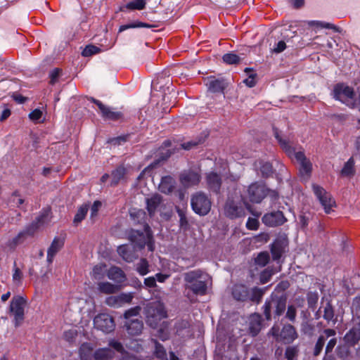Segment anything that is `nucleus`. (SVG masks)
Here are the masks:
<instances>
[{
	"mask_svg": "<svg viewBox=\"0 0 360 360\" xmlns=\"http://www.w3.org/2000/svg\"><path fill=\"white\" fill-rule=\"evenodd\" d=\"M274 134L275 138L280 143L281 148L285 151L290 158L294 157L300 165L299 173L304 179H308L311 176L312 171V164L309 159H308L302 151L296 152L285 139H283L278 133L277 128L274 127Z\"/></svg>",
	"mask_w": 360,
	"mask_h": 360,
	"instance_id": "obj_1",
	"label": "nucleus"
},
{
	"mask_svg": "<svg viewBox=\"0 0 360 360\" xmlns=\"http://www.w3.org/2000/svg\"><path fill=\"white\" fill-rule=\"evenodd\" d=\"M185 288L195 295H205L207 291L209 276L201 269L188 271L183 274Z\"/></svg>",
	"mask_w": 360,
	"mask_h": 360,
	"instance_id": "obj_2",
	"label": "nucleus"
},
{
	"mask_svg": "<svg viewBox=\"0 0 360 360\" xmlns=\"http://www.w3.org/2000/svg\"><path fill=\"white\" fill-rule=\"evenodd\" d=\"M287 297L285 295L272 294L266 299L263 307V314L266 321L281 316L286 309Z\"/></svg>",
	"mask_w": 360,
	"mask_h": 360,
	"instance_id": "obj_3",
	"label": "nucleus"
},
{
	"mask_svg": "<svg viewBox=\"0 0 360 360\" xmlns=\"http://www.w3.org/2000/svg\"><path fill=\"white\" fill-rule=\"evenodd\" d=\"M147 323L153 328L158 326V322L167 316L164 305L160 302H151L145 308Z\"/></svg>",
	"mask_w": 360,
	"mask_h": 360,
	"instance_id": "obj_4",
	"label": "nucleus"
},
{
	"mask_svg": "<svg viewBox=\"0 0 360 360\" xmlns=\"http://www.w3.org/2000/svg\"><path fill=\"white\" fill-rule=\"evenodd\" d=\"M191 205L195 214L205 216L211 210L212 201L207 194L198 191L191 195Z\"/></svg>",
	"mask_w": 360,
	"mask_h": 360,
	"instance_id": "obj_5",
	"label": "nucleus"
},
{
	"mask_svg": "<svg viewBox=\"0 0 360 360\" xmlns=\"http://www.w3.org/2000/svg\"><path fill=\"white\" fill-rule=\"evenodd\" d=\"M25 304V299L19 295L13 297L11 300L9 310L14 316V324L15 327L19 326L24 320V308Z\"/></svg>",
	"mask_w": 360,
	"mask_h": 360,
	"instance_id": "obj_6",
	"label": "nucleus"
},
{
	"mask_svg": "<svg viewBox=\"0 0 360 360\" xmlns=\"http://www.w3.org/2000/svg\"><path fill=\"white\" fill-rule=\"evenodd\" d=\"M333 93L335 99L342 101L352 108L354 106V98L355 94L352 87L345 86L343 84H338L335 86Z\"/></svg>",
	"mask_w": 360,
	"mask_h": 360,
	"instance_id": "obj_7",
	"label": "nucleus"
},
{
	"mask_svg": "<svg viewBox=\"0 0 360 360\" xmlns=\"http://www.w3.org/2000/svg\"><path fill=\"white\" fill-rule=\"evenodd\" d=\"M312 189L315 195L323 206L326 213L329 214L332 207L335 204V202L332 198L331 195L323 187L315 184H312Z\"/></svg>",
	"mask_w": 360,
	"mask_h": 360,
	"instance_id": "obj_8",
	"label": "nucleus"
},
{
	"mask_svg": "<svg viewBox=\"0 0 360 360\" xmlns=\"http://www.w3.org/2000/svg\"><path fill=\"white\" fill-rule=\"evenodd\" d=\"M267 196V188L262 183L255 182L249 186L248 197L252 202L259 203Z\"/></svg>",
	"mask_w": 360,
	"mask_h": 360,
	"instance_id": "obj_9",
	"label": "nucleus"
},
{
	"mask_svg": "<svg viewBox=\"0 0 360 360\" xmlns=\"http://www.w3.org/2000/svg\"><path fill=\"white\" fill-rule=\"evenodd\" d=\"M94 327L105 333L114 330L115 324L113 318L108 314H98L94 319Z\"/></svg>",
	"mask_w": 360,
	"mask_h": 360,
	"instance_id": "obj_10",
	"label": "nucleus"
},
{
	"mask_svg": "<svg viewBox=\"0 0 360 360\" xmlns=\"http://www.w3.org/2000/svg\"><path fill=\"white\" fill-rule=\"evenodd\" d=\"M50 210L48 209L44 210L41 214L36 218L35 221H32L25 229L22 231L25 236H32L35 232L42 226L47 224L49 221Z\"/></svg>",
	"mask_w": 360,
	"mask_h": 360,
	"instance_id": "obj_11",
	"label": "nucleus"
},
{
	"mask_svg": "<svg viewBox=\"0 0 360 360\" xmlns=\"http://www.w3.org/2000/svg\"><path fill=\"white\" fill-rule=\"evenodd\" d=\"M226 217L231 219L243 217L245 215V210L243 206L233 200H228L224 207Z\"/></svg>",
	"mask_w": 360,
	"mask_h": 360,
	"instance_id": "obj_12",
	"label": "nucleus"
},
{
	"mask_svg": "<svg viewBox=\"0 0 360 360\" xmlns=\"http://www.w3.org/2000/svg\"><path fill=\"white\" fill-rule=\"evenodd\" d=\"M288 243V238L285 234L279 235L275 239L271 245V253L274 261L280 259L285 252Z\"/></svg>",
	"mask_w": 360,
	"mask_h": 360,
	"instance_id": "obj_13",
	"label": "nucleus"
},
{
	"mask_svg": "<svg viewBox=\"0 0 360 360\" xmlns=\"http://www.w3.org/2000/svg\"><path fill=\"white\" fill-rule=\"evenodd\" d=\"M134 298L133 292L121 293L115 296H110L106 298L105 303L107 305L118 308L126 304H130Z\"/></svg>",
	"mask_w": 360,
	"mask_h": 360,
	"instance_id": "obj_14",
	"label": "nucleus"
},
{
	"mask_svg": "<svg viewBox=\"0 0 360 360\" xmlns=\"http://www.w3.org/2000/svg\"><path fill=\"white\" fill-rule=\"evenodd\" d=\"M89 100L98 106L103 118L105 120H117L122 118V114L120 112L113 111L110 108L93 97H90Z\"/></svg>",
	"mask_w": 360,
	"mask_h": 360,
	"instance_id": "obj_15",
	"label": "nucleus"
},
{
	"mask_svg": "<svg viewBox=\"0 0 360 360\" xmlns=\"http://www.w3.org/2000/svg\"><path fill=\"white\" fill-rule=\"evenodd\" d=\"M201 179V176L198 172L188 170L183 172L179 176L182 186L189 188L198 185Z\"/></svg>",
	"mask_w": 360,
	"mask_h": 360,
	"instance_id": "obj_16",
	"label": "nucleus"
},
{
	"mask_svg": "<svg viewBox=\"0 0 360 360\" xmlns=\"http://www.w3.org/2000/svg\"><path fill=\"white\" fill-rule=\"evenodd\" d=\"M262 220L265 225L275 227L282 225L286 221V219L282 212L276 211L265 214Z\"/></svg>",
	"mask_w": 360,
	"mask_h": 360,
	"instance_id": "obj_17",
	"label": "nucleus"
},
{
	"mask_svg": "<svg viewBox=\"0 0 360 360\" xmlns=\"http://www.w3.org/2000/svg\"><path fill=\"white\" fill-rule=\"evenodd\" d=\"M128 239L131 241L133 246L136 249H143L147 240V233L143 231L131 229L128 233Z\"/></svg>",
	"mask_w": 360,
	"mask_h": 360,
	"instance_id": "obj_18",
	"label": "nucleus"
},
{
	"mask_svg": "<svg viewBox=\"0 0 360 360\" xmlns=\"http://www.w3.org/2000/svg\"><path fill=\"white\" fill-rule=\"evenodd\" d=\"M205 84L208 90L212 93H224L228 86V82L224 78H216L212 76L206 79Z\"/></svg>",
	"mask_w": 360,
	"mask_h": 360,
	"instance_id": "obj_19",
	"label": "nucleus"
},
{
	"mask_svg": "<svg viewBox=\"0 0 360 360\" xmlns=\"http://www.w3.org/2000/svg\"><path fill=\"white\" fill-rule=\"evenodd\" d=\"M336 334V332L333 329L327 328L323 330V333L321 335L313 349V355L314 356H318L322 352L323 348L325 345L326 340L332 336H335Z\"/></svg>",
	"mask_w": 360,
	"mask_h": 360,
	"instance_id": "obj_20",
	"label": "nucleus"
},
{
	"mask_svg": "<svg viewBox=\"0 0 360 360\" xmlns=\"http://www.w3.org/2000/svg\"><path fill=\"white\" fill-rule=\"evenodd\" d=\"M298 337V334L295 328L290 325H284L281 331L280 332L281 340L285 344H290Z\"/></svg>",
	"mask_w": 360,
	"mask_h": 360,
	"instance_id": "obj_21",
	"label": "nucleus"
},
{
	"mask_svg": "<svg viewBox=\"0 0 360 360\" xmlns=\"http://www.w3.org/2000/svg\"><path fill=\"white\" fill-rule=\"evenodd\" d=\"M136 248L129 245H122L117 248L118 254L127 262H131L138 257Z\"/></svg>",
	"mask_w": 360,
	"mask_h": 360,
	"instance_id": "obj_22",
	"label": "nucleus"
},
{
	"mask_svg": "<svg viewBox=\"0 0 360 360\" xmlns=\"http://www.w3.org/2000/svg\"><path fill=\"white\" fill-rule=\"evenodd\" d=\"M206 182L208 189L215 193H218L221 186V179L215 172H210L206 176Z\"/></svg>",
	"mask_w": 360,
	"mask_h": 360,
	"instance_id": "obj_23",
	"label": "nucleus"
},
{
	"mask_svg": "<svg viewBox=\"0 0 360 360\" xmlns=\"http://www.w3.org/2000/svg\"><path fill=\"white\" fill-rule=\"evenodd\" d=\"M232 295L237 301L245 302L249 299V290L244 285H235L232 289Z\"/></svg>",
	"mask_w": 360,
	"mask_h": 360,
	"instance_id": "obj_24",
	"label": "nucleus"
},
{
	"mask_svg": "<svg viewBox=\"0 0 360 360\" xmlns=\"http://www.w3.org/2000/svg\"><path fill=\"white\" fill-rule=\"evenodd\" d=\"M127 333L131 335H138L141 333L143 328V323L138 319L129 320L125 323Z\"/></svg>",
	"mask_w": 360,
	"mask_h": 360,
	"instance_id": "obj_25",
	"label": "nucleus"
},
{
	"mask_svg": "<svg viewBox=\"0 0 360 360\" xmlns=\"http://www.w3.org/2000/svg\"><path fill=\"white\" fill-rule=\"evenodd\" d=\"M262 328V317L259 314H252L249 321V331L252 336L258 335Z\"/></svg>",
	"mask_w": 360,
	"mask_h": 360,
	"instance_id": "obj_26",
	"label": "nucleus"
},
{
	"mask_svg": "<svg viewBox=\"0 0 360 360\" xmlns=\"http://www.w3.org/2000/svg\"><path fill=\"white\" fill-rule=\"evenodd\" d=\"M64 242L58 238H55L47 250V262L51 263L53 257L63 248Z\"/></svg>",
	"mask_w": 360,
	"mask_h": 360,
	"instance_id": "obj_27",
	"label": "nucleus"
},
{
	"mask_svg": "<svg viewBox=\"0 0 360 360\" xmlns=\"http://www.w3.org/2000/svg\"><path fill=\"white\" fill-rule=\"evenodd\" d=\"M175 187V180L170 176H163L159 184L160 192L169 194L173 191Z\"/></svg>",
	"mask_w": 360,
	"mask_h": 360,
	"instance_id": "obj_28",
	"label": "nucleus"
},
{
	"mask_svg": "<svg viewBox=\"0 0 360 360\" xmlns=\"http://www.w3.org/2000/svg\"><path fill=\"white\" fill-rule=\"evenodd\" d=\"M162 200V196L159 194H154L150 198H146L147 210L150 215L155 213Z\"/></svg>",
	"mask_w": 360,
	"mask_h": 360,
	"instance_id": "obj_29",
	"label": "nucleus"
},
{
	"mask_svg": "<svg viewBox=\"0 0 360 360\" xmlns=\"http://www.w3.org/2000/svg\"><path fill=\"white\" fill-rule=\"evenodd\" d=\"M126 169L123 166H119L111 173V186H115L122 181L124 180Z\"/></svg>",
	"mask_w": 360,
	"mask_h": 360,
	"instance_id": "obj_30",
	"label": "nucleus"
},
{
	"mask_svg": "<svg viewBox=\"0 0 360 360\" xmlns=\"http://www.w3.org/2000/svg\"><path fill=\"white\" fill-rule=\"evenodd\" d=\"M108 277L117 283H122L125 281L126 276L124 271L117 266H112L108 271Z\"/></svg>",
	"mask_w": 360,
	"mask_h": 360,
	"instance_id": "obj_31",
	"label": "nucleus"
},
{
	"mask_svg": "<svg viewBox=\"0 0 360 360\" xmlns=\"http://www.w3.org/2000/svg\"><path fill=\"white\" fill-rule=\"evenodd\" d=\"M81 360H92L94 359V347L88 342L83 343L79 347Z\"/></svg>",
	"mask_w": 360,
	"mask_h": 360,
	"instance_id": "obj_32",
	"label": "nucleus"
},
{
	"mask_svg": "<svg viewBox=\"0 0 360 360\" xmlns=\"http://www.w3.org/2000/svg\"><path fill=\"white\" fill-rule=\"evenodd\" d=\"M115 355V352L108 347L100 348L94 352L95 360H110Z\"/></svg>",
	"mask_w": 360,
	"mask_h": 360,
	"instance_id": "obj_33",
	"label": "nucleus"
},
{
	"mask_svg": "<svg viewBox=\"0 0 360 360\" xmlns=\"http://www.w3.org/2000/svg\"><path fill=\"white\" fill-rule=\"evenodd\" d=\"M344 340L350 346L355 345L360 340V333L355 326L345 334Z\"/></svg>",
	"mask_w": 360,
	"mask_h": 360,
	"instance_id": "obj_34",
	"label": "nucleus"
},
{
	"mask_svg": "<svg viewBox=\"0 0 360 360\" xmlns=\"http://www.w3.org/2000/svg\"><path fill=\"white\" fill-rule=\"evenodd\" d=\"M98 290L104 294H112L118 292L120 285L112 284L109 282H101L98 284Z\"/></svg>",
	"mask_w": 360,
	"mask_h": 360,
	"instance_id": "obj_35",
	"label": "nucleus"
},
{
	"mask_svg": "<svg viewBox=\"0 0 360 360\" xmlns=\"http://www.w3.org/2000/svg\"><path fill=\"white\" fill-rule=\"evenodd\" d=\"M266 287L262 288L255 287L252 288L250 292L249 291L248 300L259 304L261 302L262 297L266 292Z\"/></svg>",
	"mask_w": 360,
	"mask_h": 360,
	"instance_id": "obj_36",
	"label": "nucleus"
},
{
	"mask_svg": "<svg viewBox=\"0 0 360 360\" xmlns=\"http://www.w3.org/2000/svg\"><path fill=\"white\" fill-rule=\"evenodd\" d=\"M321 308L323 309V318L328 322L333 321L335 324L337 321V319L334 318V309L330 302L327 301L326 304L321 307L319 311H321Z\"/></svg>",
	"mask_w": 360,
	"mask_h": 360,
	"instance_id": "obj_37",
	"label": "nucleus"
},
{
	"mask_svg": "<svg viewBox=\"0 0 360 360\" xmlns=\"http://www.w3.org/2000/svg\"><path fill=\"white\" fill-rule=\"evenodd\" d=\"M151 342L154 345L153 356L160 360H167V352L163 345L155 339H152Z\"/></svg>",
	"mask_w": 360,
	"mask_h": 360,
	"instance_id": "obj_38",
	"label": "nucleus"
},
{
	"mask_svg": "<svg viewBox=\"0 0 360 360\" xmlns=\"http://www.w3.org/2000/svg\"><path fill=\"white\" fill-rule=\"evenodd\" d=\"M89 205L84 204L78 209L73 220V223L77 225L80 223L86 217L87 212L89 210Z\"/></svg>",
	"mask_w": 360,
	"mask_h": 360,
	"instance_id": "obj_39",
	"label": "nucleus"
},
{
	"mask_svg": "<svg viewBox=\"0 0 360 360\" xmlns=\"http://www.w3.org/2000/svg\"><path fill=\"white\" fill-rule=\"evenodd\" d=\"M299 352L298 345H292L286 347L284 355L287 360H297Z\"/></svg>",
	"mask_w": 360,
	"mask_h": 360,
	"instance_id": "obj_40",
	"label": "nucleus"
},
{
	"mask_svg": "<svg viewBox=\"0 0 360 360\" xmlns=\"http://www.w3.org/2000/svg\"><path fill=\"white\" fill-rule=\"evenodd\" d=\"M301 331L306 335L312 336L315 331V326L311 321L305 319L301 323Z\"/></svg>",
	"mask_w": 360,
	"mask_h": 360,
	"instance_id": "obj_41",
	"label": "nucleus"
},
{
	"mask_svg": "<svg viewBox=\"0 0 360 360\" xmlns=\"http://www.w3.org/2000/svg\"><path fill=\"white\" fill-rule=\"evenodd\" d=\"M26 239L27 237L22 231L15 237L8 241L7 246L10 249H15L17 245L22 243Z\"/></svg>",
	"mask_w": 360,
	"mask_h": 360,
	"instance_id": "obj_42",
	"label": "nucleus"
},
{
	"mask_svg": "<svg viewBox=\"0 0 360 360\" xmlns=\"http://www.w3.org/2000/svg\"><path fill=\"white\" fill-rule=\"evenodd\" d=\"M242 59H243V57H240L234 53H226L222 57L223 61L229 65L238 64Z\"/></svg>",
	"mask_w": 360,
	"mask_h": 360,
	"instance_id": "obj_43",
	"label": "nucleus"
},
{
	"mask_svg": "<svg viewBox=\"0 0 360 360\" xmlns=\"http://www.w3.org/2000/svg\"><path fill=\"white\" fill-rule=\"evenodd\" d=\"M354 160L353 158H350L347 162H345L343 168L341 170V174L343 176H349L354 174Z\"/></svg>",
	"mask_w": 360,
	"mask_h": 360,
	"instance_id": "obj_44",
	"label": "nucleus"
},
{
	"mask_svg": "<svg viewBox=\"0 0 360 360\" xmlns=\"http://www.w3.org/2000/svg\"><path fill=\"white\" fill-rule=\"evenodd\" d=\"M106 271V265L104 264H98L96 265L92 271V276L96 280L103 278Z\"/></svg>",
	"mask_w": 360,
	"mask_h": 360,
	"instance_id": "obj_45",
	"label": "nucleus"
},
{
	"mask_svg": "<svg viewBox=\"0 0 360 360\" xmlns=\"http://www.w3.org/2000/svg\"><path fill=\"white\" fill-rule=\"evenodd\" d=\"M270 257L268 252H262L255 259V262L259 266H265L269 262Z\"/></svg>",
	"mask_w": 360,
	"mask_h": 360,
	"instance_id": "obj_46",
	"label": "nucleus"
},
{
	"mask_svg": "<svg viewBox=\"0 0 360 360\" xmlns=\"http://www.w3.org/2000/svg\"><path fill=\"white\" fill-rule=\"evenodd\" d=\"M153 27H154V26L152 25H149V24L141 22H132V23L127 24V25H121L119 28V32H123L127 29H129V28H139V27L150 28Z\"/></svg>",
	"mask_w": 360,
	"mask_h": 360,
	"instance_id": "obj_47",
	"label": "nucleus"
},
{
	"mask_svg": "<svg viewBox=\"0 0 360 360\" xmlns=\"http://www.w3.org/2000/svg\"><path fill=\"white\" fill-rule=\"evenodd\" d=\"M245 72L248 74V77L245 79L243 82L249 87H253L256 84L255 78L257 77L256 73H253L252 69L246 68Z\"/></svg>",
	"mask_w": 360,
	"mask_h": 360,
	"instance_id": "obj_48",
	"label": "nucleus"
},
{
	"mask_svg": "<svg viewBox=\"0 0 360 360\" xmlns=\"http://www.w3.org/2000/svg\"><path fill=\"white\" fill-rule=\"evenodd\" d=\"M309 308L314 309L319 300V294L316 292H309L307 295Z\"/></svg>",
	"mask_w": 360,
	"mask_h": 360,
	"instance_id": "obj_49",
	"label": "nucleus"
},
{
	"mask_svg": "<svg viewBox=\"0 0 360 360\" xmlns=\"http://www.w3.org/2000/svg\"><path fill=\"white\" fill-rule=\"evenodd\" d=\"M146 6L145 0H134L129 2L126 8L130 10H142Z\"/></svg>",
	"mask_w": 360,
	"mask_h": 360,
	"instance_id": "obj_50",
	"label": "nucleus"
},
{
	"mask_svg": "<svg viewBox=\"0 0 360 360\" xmlns=\"http://www.w3.org/2000/svg\"><path fill=\"white\" fill-rule=\"evenodd\" d=\"M176 212L179 217V224L181 228L187 229L188 227V221L186 218V212L179 207H176Z\"/></svg>",
	"mask_w": 360,
	"mask_h": 360,
	"instance_id": "obj_51",
	"label": "nucleus"
},
{
	"mask_svg": "<svg viewBox=\"0 0 360 360\" xmlns=\"http://www.w3.org/2000/svg\"><path fill=\"white\" fill-rule=\"evenodd\" d=\"M145 231L147 233V240L146 245H147L148 250L153 252L155 249L154 240L150 228L148 224L145 225Z\"/></svg>",
	"mask_w": 360,
	"mask_h": 360,
	"instance_id": "obj_52",
	"label": "nucleus"
},
{
	"mask_svg": "<svg viewBox=\"0 0 360 360\" xmlns=\"http://www.w3.org/2000/svg\"><path fill=\"white\" fill-rule=\"evenodd\" d=\"M148 266V261L146 259L142 258L136 265V270L141 276H145L149 271Z\"/></svg>",
	"mask_w": 360,
	"mask_h": 360,
	"instance_id": "obj_53",
	"label": "nucleus"
},
{
	"mask_svg": "<svg viewBox=\"0 0 360 360\" xmlns=\"http://www.w3.org/2000/svg\"><path fill=\"white\" fill-rule=\"evenodd\" d=\"M100 51H101L100 48H98L96 46L89 44V45L86 46V47L84 49V50L82 52V55L84 57H89L94 54L99 53Z\"/></svg>",
	"mask_w": 360,
	"mask_h": 360,
	"instance_id": "obj_54",
	"label": "nucleus"
},
{
	"mask_svg": "<svg viewBox=\"0 0 360 360\" xmlns=\"http://www.w3.org/2000/svg\"><path fill=\"white\" fill-rule=\"evenodd\" d=\"M260 172L263 177H269L273 174V167L271 163L264 162L260 167Z\"/></svg>",
	"mask_w": 360,
	"mask_h": 360,
	"instance_id": "obj_55",
	"label": "nucleus"
},
{
	"mask_svg": "<svg viewBox=\"0 0 360 360\" xmlns=\"http://www.w3.org/2000/svg\"><path fill=\"white\" fill-rule=\"evenodd\" d=\"M274 271L272 269H270L269 267V268L264 269L260 274V276H259L260 282L262 284L267 283L270 280L272 275H274Z\"/></svg>",
	"mask_w": 360,
	"mask_h": 360,
	"instance_id": "obj_56",
	"label": "nucleus"
},
{
	"mask_svg": "<svg viewBox=\"0 0 360 360\" xmlns=\"http://www.w3.org/2000/svg\"><path fill=\"white\" fill-rule=\"evenodd\" d=\"M141 309V308L139 306H136L135 307L131 308L124 312V317L126 319H129L130 318H131L133 316H136L139 314Z\"/></svg>",
	"mask_w": 360,
	"mask_h": 360,
	"instance_id": "obj_57",
	"label": "nucleus"
},
{
	"mask_svg": "<svg viewBox=\"0 0 360 360\" xmlns=\"http://www.w3.org/2000/svg\"><path fill=\"white\" fill-rule=\"evenodd\" d=\"M337 344V338H331L328 342L326 345V349H325V354L326 355H332L331 353L335 347V346Z\"/></svg>",
	"mask_w": 360,
	"mask_h": 360,
	"instance_id": "obj_58",
	"label": "nucleus"
},
{
	"mask_svg": "<svg viewBox=\"0 0 360 360\" xmlns=\"http://www.w3.org/2000/svg\"><path fill=\"white\" fill-rule=\"evenodd\" d=\"M61 70L59 68H55L52 71H51L49 74L50 77V84L53 85L56 82H57L58 77L60 75Z\"/></svg>",
	"mask_w": 360,
	"mask_h": 360,
	"instance_id": "obj_59",
	"label": "nucleus"
},
{
	"mask_svg": "<svg viewBox=\"0 0 360 360\" xmlns=\"http://www.w3.org/2000/svg\"><path fill=\"white\" fill-rule=\"evenodd\" d=\"M296 308L293 305H290L288 307V310L286 312V317L292 322H294L296 317Z\"/></svg>",
	"mask_w": 360,
	"mask_h": 360,
	"instance_id": "obj_60",
	"label": "nucleus"
},
{
	"mask_svg": "<svg viewBox=\"0 0 360 360\" xmlns=\"http://www.w3.org/2000/svg\"><path fill=\"white\" fill-rule=\"evenodd\" d=\"M246 226L249 230H257L259 226V221L257 219L249 217Z\"/></svg>",
	"mask_w": 360,
	"mask_h": 360,
	"instance_id": "obj_61",
	"label": "nucleus"
},
{
	"mask_svg": "<svg viewBox=\"0 0 360 360\" xmlns=\"http://www.w3.org/2000/svg\"><path fill=\"white\" fill-rule=\"evenodd\" d=\"M41 116L42 111L39 109H35L29 114V118L34 122L39 121Z\"/></svg>",
	"mask_w": 360,
	"mask_h": 360,
	"instance_id": "obj_62",
	"label": "nucleus"
},
{
	"mask_svg": "<svg viewBox=\"0 0 360 360\" xmlns=\"http://www.w3.org/2000/svg\"><path fill=\"white\" fill-rule=\"evenodd\" d=\"M109 346L112 347L114 349H115L118 352L122 353L124 352V349L122 345L120 342H117L116 340H110L109 342Z\"/></svg>",
	"mask_w": 360,
	"mask_h": 360,
	"instance_id": "obj_63",
	"label": "nucleus"
},
{
	"mask_svg": "<svg viewBox=\"0 0 360 360\" xmlns=\"http://www.w3.org/2000/svg\"><path fill=\"white\" fill-rule=\"evenodd\" d=\"M352 311L358 314L360 312V295L356 297L352 302Z\"/></svg>",
	"mask_w": 360,
	"mask_h": 360,
	"instance_id": "obj_64",
	"label": "nucleus"
}]
</instances>
